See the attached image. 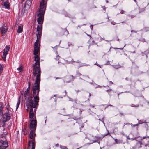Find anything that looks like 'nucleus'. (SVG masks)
I'll return each instance as SVG.
<instances>
[{"mask_svg": "<svg viewBox=\"0 0 149 149\" xmlns=\"http://www.w3.org/2000/svg\"><path fill=\"white\" fill-rule=\"evenodd\" d=\"M40 74H37L36 76V80L33 88V95L34 101L32 96L30 95V87H28L24 93V96L26 97L25 100L26 106L29 107V106L33 107L35 108L37 105H38L39 97H38L39 93L40 91Z\"/></svg>", "mask_w": 149, "mask_h": 149, "instance_id": "nucleus-1", "label": "nucleus"}, {"mask_svg": "<svg viewBox=\"0 0 149 149\" xmlns=\"http://www.w3.org/2000/svg\"><path fill=\"white\" fill-rule=\"evenodd\" d=\"M39 51H33V54L35 55L34 60L36 61L35 64L33 65V73L34 76L37 74H40V77L41 71L40 68V58L38 55Z\"/></svg>", "mask_w": 149, "mask_h": 149, "instance_id": "nucleus-2", "label": "nucleus"}, {"mask_svg": "<svg viewBox=\"0 0 149 149\" xmlns=\"http://www.w3.org/2000/svg\"><path fill=\"white\" fill-rule=\"evenodd\" d=\"M46 8V6L45 5V1L42 0L40 2L38 10L36 13V15L38 17V24H40L42 22Z\"/></svg>", "mask_w": 149, "mask_h": 149, "instance_id": "nucleus-3", "label": "nucleus"}, {"mask_svg": "<svg viewBox=\"0 0 149 149\" xmlns=\"http://www.w3.org/2000/svg\"><path fill=\"white\" fill-rule=\"evenodd\" d=\"M10 114L6 112L2 117H0V126L3 127L5 125L6 122L8 121L10 118Z\"/></svg>", "mask_w": 149, "mask_h": 149, "instance_id": "nucleus-4", "label": "nucleus"}, {"mask_svg": "<svg viewBox=\"0 0 149 149\" xmlns=\"http://www.w3.org/2000/svg\"><path fill=\"white\" fill-rule=\"evenodd\" d=\"M28 109L29 107L31 108L29 113V117L32 120L36 119V117L35 115V112H33L32 108L33 107H30L29 106V107L27 106Z\"/></svg>", "mask_w": 149, "mask_h": 149, "instance_id": "nucleus-5", "label": "nucleus"}, {"mask_svg": "<svg viewBox=\"0 0 149 149\" xmlns=\"http://www.w3.org/2000/svg\"><path fill=\"white\" fill-rule=\"evenodd\" d=\"M35 139H33L30 141L28 143V149H35Z\"/></svg>", "mask_w": 149, "mask_h": 149, "instance_id": "nucleus-6", "label": "nucleus"}, {"mask_svg": "<svg viewBox=\"0 0 149 149\" xmlns=\"http://www.w3.org/2000/svg\"><path fill=\"white\" fill-rule=\"evenodd\" d=\"M8 146V143L6 141H0V149H5Z\"/></svg>", "mask_w": 149, "mask_h": 149, "instance_id": "nucleus-7", "label": "nucleus"}, {"mask_svg": "<svg viewBox=\"0 0 149 149\" xmlns=\"http://www.w3.org/2000/svg\"><path fill=\"white\" fill-rule=\"evenodd\" d=\"M40 41L36 40V42L34 44V49L33 51H39L40 45Z\"/></svg>", "mask_w": 149, "mask_h": 149, "instance_id": "nucleus-8", "label": "nucleus"}, {"mask_svg": "<svg viewBox=\"0 0 149 149\" xmlns=\"http://www.w3.org/2000/svg\"><path fill=\"white\" fill-rule=\"evenodd\" d=\"M32 2L31 0H27L26 1L24 6V8H25V9L27 10L30 8L32 4Z\"/></svg>", "mask_w": 149, "mask_h": 149, "instance_id": "nucleus-9", "label": "nucleus"}, {"mask_svg": "<svg viewBox=\"0 0 149 149\" xmlns=\"http://www.w3.org/2000/svg\"><path fill=\"white\" fill-rule=\"evenodd\" d=\"M37 122L36 119L32 120L30 123V127L32 129H36V127Z\"/></svg>", "mask_w": 149, "mask_h": 149, "instance_id": "nucleus-10", "label": "nucleus"}, {"mask_svg": "<svg viewBox=\"0 0 149 149\" xmlns=\"http://www.w3.org/2000/svg\"><path fill=\"white\" fill-rule=\"evenodd\" d=\"M8 29L7 27L5 26H3L1 28L0 30L1 31V33L2 35H4L7 32Z\"/></svg>", "mask_w": 149, "mask_h": 149, "instance_id": "nucleus-11", "label": "nucleus"}, {"mask_svg": "<svg viewBox=\"0 0 149 149\" xmlns=\"http://www.w3.org/2000/svg\"><path fill=\"white\" fill-rule=\"evenodd\" d=\"M142 142L141 141L137 142L136 145L132 147L133 149H138L141 147Z\"/></svg>", "mask_w": 149, "mask_h": 149, "instance_id": "nucleus-12", "label": "nucleus"}, {"mask_svg": "<svg viewBox=\"0 0 149 149\" xmlns=\"http://www.w3.org/2000/svg\"><path fill=\"white\" fill-rule=\"evenodd\" d=\"M44 16H43V17ZM37 17H38V19H37V20H38V16H37ZM43 20H42V23L40 24H40L41 25H38L37 26V31L38 32H41V30L42 29V26L41 25L42 24V23L43 22V19H44V17H43ZM37 22H38V21H37Z\"/></svg>", "mask_w": 149, "mask_h": 149, "instance_id": "nucleus-13", "label": "nucleus"}, {"mask_svg": "<svg viewBox=\"0 0 149 149\" xmlns=\"http://www.w3.org/2000/svg\"><path fill=\"white\" fill-rule=\"evenodd\" d=\"M115 141L116 144L125 143V142L121 139H114Z\"/></svg>", "mask_w": 149, "mask_h": 149, "instance_id": "nucleus-14", "label": "nucleus"}, {"mask_svg": "<svg viewBox=\"0 0 149 149\" xmlns=\"http://www.w3.org/2000/svg\"><path fill=\"white\" fill-rule=\"evenodd\" d=\"M34 131L33 130H32L30 132L29 137L31 139H33L34 137V136H35L36 134L34 133Z\"/></svg>", "mask_w": 149, "mask_h": 149, "instance_id": "nucleus-15", "label": "nucleus"}, {"mask_svg": "<svg viewBox=\"0 0 149 149\" xmlns=\"http://www.w3.org/2000/svg\"><path fill=\"white\" fill-rule=\"evenodd\" d=\"M23 28V26L21 24L18 26L17 30V32L18 33H20L22 32Z\"/></svg>", "mask_w": 149, "mask_h": 149, "instance_id": "nucleus-16", "label": "nucleus"}, {"mask_svg": "<svg viewBox=\"0 0 149 149\" xmlns=\"http://www.w3.org/2000/svg\"><path fill=\"white\" fill-rule=\"evenodd\" d=\"M4 5L6 8L9 9L10 8V4L8 1H6L4 2Z\"/></svg>", "mask_w": 149, "mask_h": 149, "instance_id": "nucleus-17", "label": "nucleus"}, {"mask_svg": "<svg viewBox=\"0 0 149 149\" xmlns=\"http://www.w3.org/2000/svg\"><path fill=\"white\" fill-rule=\"evenodd\" d=\"M41 32H38V33L36 34L37 35V40H38L40 41V37L41 35Z\"/></svg>", "mask_w": 149, "mask_h": 149, "instance_id": "nucleus-18", "label": "nucleus"}, {"mask_svg": "<svg viewBox=\"0 0 149 149\" xmlns=\"http://www.w3.org/2000/svg\"><path fill=\"white\" fill-rule=\"evenodd\" d=\"M4 67L5 66L4 65L0 64V74L3 72Z\"/></svg>", "mask_w": 149, "mask_h": 149, "instance_id": "nucleus-19", "label": "nucleus"}, {"mask_svg": "<svg viewBox=\"0 0 149 149\" xmlns=\"http://www.w3.org/2000/svg\"><path fill=\"white\" fill-rule=\"evenodd\" d=\"M20 97H19L18 99L17 102V103L16 107V110H17L18 109V108L19 106V105L20 104Z\"/></svg>", "mask_w": 149, "mask_h": 149, "instance_id": "nucleus-20", "label": "nucleus"}, {"mask_svg": "<svg viewBox=\"0 0 149 149\" xmlns=\"http://www.w3.org/2000/svg\"><path fill=\"white\" fill-rule=\"evenodd\" d=\"M10 49V47L8 46H6L4 49V51L8 52L9 51Z\"/></svg>", "mask_w": 149, "mask_h": 149, "instance_id": "nucleus-21", "label": "nucleus"}, {"mask_svg": "<svg viewBox=\"0 0 149 149\" xmlns=\"http://www.w3.org/2000/svg\"><path fill=\"white\" fill-rule=\"evenodd\" d=\"M113 67L114 68H115L116 69H118L120 67H121V66L120 65H114Z\"/></svg>", "mask_w": 149, "mask_h": 149, "instance_id": "nucleus-22", "label": "nucleus"}, {"mask_svg": "<svg viewBox=\"0 0 149 149\" xmlns=\"http://www.w3.org/2000/svg\"><path fill=\"white\" fill-rule=\"evenodd\" d=\"M60 148L61 149H67V147L66 146L61 145L60 146Z\"/></svg>", "mask_w": 149, "mask_h": 149, "instance_id": "nucleus-23", "label": "nucleus"}, {"mask_svg": "<svg viewBox=\"0 0 149 149\" xmlns=\"http://www.w3.org/2000/svg\"><path fill=\"white\" fill-rule=\"evenodd\" d=\"M22 66H21L17 68V70L19 72H20L22 71Z\"/></svg>", "mask_w": 149, "mask_h": 149, "instance_id": "nucleus-24", "label": "nucleus"}, {"mask_svg": "<svg viewBox=\"0 0 149 149\" xmlns=\"http://www.w3.org/2000/svg\"><path fill=\"white\" fill-rule=\"evenodd\" d=\"M8 54V52H3V56H4L5 57H6V56Z\"/></svg>", "mask_w": 149, "mask_h": 149, "instance_id": "nucleus-25", "label": "nucleus"}, {"mask_svg": "<svg viewBox=\"0 0 149 149\" xmlns=\"http://www.w3.org/2000/svg\"><path fill=\"white\" fill-rule=\"evenodd\" d=\"M60 56L59 55H57L56 58H55V59L56 60H59L60 58Z\"/></svg>", "mask_w": 149, "mask_h": 149, "instance_id": "nucleus-26", "label": "nucleus"}, {"mask_svg": "<svg viewBox=\"0 0 149 149\" xmlns=\"http://www.w3.org/2000/svg\"><path fill=\"white\" fill-rule=\"evenodd\" d=\"M4 107V105L2 104V105L0 107V109H1V110H3V108Z\"/></svg>", "mask_w": 149, "mask_h": 149, "instance_id": "nucleus-27", "label": "nucleus"}, {"mask_svg": "<svg viewBox=\"0 0 149 149\" xmlns=\"http://www.w3.org/2000/svg\"><path fill=\"white\" fill-rule=\"evenodd\" d=\"M112 91V89H108V90H107L106 91H107V92H108L109 94L110 95V92L111 91Z\"/></svg>", "mask_w": 149, "mask_h": 149, "instance_id": "nucleus-28", "label": "nucleus"}, {"mask_svg": "<svg viewBox=\"0 0 149 149\" xmlns=\"http://www.w3.org/2000/svg\"><path fill=\"white\" fill-rule=\"evenodd\" d=\"M131 106L133 107H137L139 106V105H135L134 104H132Z\"/></svg>", "mask_w": 149, "mask_h": 149, "instance_id": "nucleus-29", "label": "nucleus"}, {"mask_svg": "<svg viewBox=\"0 0 149 149\" xmlns=\"http://www.w3.org/2000/svg\"><path fill=\"white\" fill-rule=\"evenodd\" d=\"M111 24L113 25H115L116 23L113 21H111Z\"/></svg>", "mask_w": 149, "mask_h": 149, "instance_id": "nucleus-30", "label": "nucleus"}, {"mask_svg": "<svg viewBox=\"0 0 149 149\" xmlns=\"http://www.w3.org/2000/svg\"><path fill=\"white\" fill-rule=\"evenodd\" d=\"M125 13V11L123 10H121L120 12V13L123 14H124Z\"/></svg>", "mask_w": 149, "mask_h": 149, "instance_id": "nucleus-31", "label": "nucleus"}, {"mask_svg": "<svg viewBox=\"0 0 149 149\" xmlns=\"http://www.w3.org/2000/svg\"><path fill=\"white\" fill-rule=\"evenodd\" d=\"M130 16L131 18H134V17H135V16L134 15H130Z\"/></svg>", "mask_w": 149, "mask_h": 149, "instance_id": "nucleus-32", "label": "nucleus"}, {"mask_svg": "<svg viewBox=\"0 0 149 149\" xmlns=\"http://www.w3.org/2000/svg\"><path fill=\"white\" fill-rule=\"evenodd\" d=\"M95 65H97V66H99L100 67V65H99L98 64H97V62H96V63L95 64Z\"/></svg>", "mask_w": 149, "mask_h": 149, "instance_id": "nucleus-33", "label": "nucleus"}, {"mask_svg": "<svg viewBox=\"0 0 149 149\" xmlns=\"http://www.w3.org/2000/svg\"><path fill=\"white\" fill-rule=\"evenodd\" d=\"M88 65H87V64H82V65H81V66H88Z\"/></svg>", "mask_w": 149, "mask_h": 149, "instance_id": "nucleus-34", "label": "nucleus"}, {"mask_svg": "<svg viewBox=\"0 0 149 149\" xmlns=\"http://www.w3.org/2000/svg\"><path fill=\"white\" fill-rule=\"evenodd\" d=\"M7 109L8 111H11V110L8 107H7Z\"/></svg>", "mask_w": 149, "mask_h": 149, "instance_id": "nucleus-35", "label": "nucleus"}, {"mask_svg": "<svg viewBox=\"0 0 149 149\" xmlns=\"http://www.w3.org/2000/svg\"><path fill=\"white\" fill-rule=\"evenodd\" d=\"M2 111L3 110H1V109H0V114H3Z\"/></svg>", "mask_w": 149, "mask_h": 149, "instance_id": "nucleus-36", "label": "nucleus"}, {"mask_svg": "<svg viewBox=\"0 0 149 149\" xmlns=\"http://www.w3.org/2000/svg\"><path fill=\"white\" fill-rule=\"evenodd\" d=\"M102 8L105 11V10L106 8L104 6H102Z\"/></svg>", "mask_w": 149, "mask_h": 149, "instance_id": "nucleus-37", "label": "nucleus"}, {"mask_svg": "<svg viewBox=\"0 0 149 149\" xmlns=\"http://www.w3.org/2000/svg\"><path fill=\"white\" fill-rule=\"evenodd\" d=\"M28 83L29 87H30V85H31L30 82H28Z\"/></svg>", "mask_w": 149, "mask_h": 149, "instance_id": "nucleus-38", "label": "nucleus"}, {"mask_svg": "<svg viewBox=\"0 0 149 149\" xmlns=\"http://www.w3.org/2000/svg\"><path fill=\"white\" fill-rule=\"evenodd\" d=\"M109 83H110L111 84H113V82H112V81H109Z\"/></svg>", "mask_w": 149, "mask_h": 149, "instance_id": "nucleus-39", "label": "nucleus"}, {"mask_svg": "<svg viewBox=\"0 0 149 149\" xmlns=\"http://www.w3.org/2000/svg\"><path fill=\"white\" fill-rule=\"evenodd\" d=\"M133 125V127H134L135 126H138V124H135V125Z\"/></svg>", "mask_w": 149, "mask_h": 149, "instance_id": "nucleus-40", "label": "nucleus"}, {"mask_svg": "<svg viewBox=\"0 0 149 149\" xmlns=\"http://www.w3.org/2000/svg\"><path fill=\"white\" fill-rule=\"evenodd\" d=\"M55 146L56 147H58L59 146V145L58 144H56Z\"/></svg>", "mask_w": 149, "mask_h": 149, "instance_id": "nucleus-41", "label": "nucleus"}, {"mask_svg": "<svg viewBox=\"0 0 149 149\" xmlns=\"http://www.w3.org/2000/svg\"><path fill=\"white\" fill-rule=\"evenodd\" d=\"M20 93L22 95V94L23 93V91H21Z\"/></svg>", "mask_w": 149, "mask_h": 149, "instance_id": "nucleus-42", "label": "nucleus"}, {"mask_svg": "<svg viewBox=\"0 0 149 149\" xmlns=\"http://www.w3.org/2000/svg\"><path fill=\"white\" fill-rule=\"evenodd\" d=\"M65 96L66 95V94H67V92H66V90H65Z\"/></svg>", "mask_w": 149, "mask_h": 149, "instance_id": "nucleus-43", "label": "nucleus"}, {"mask_svg": "<svg viewBox=\"0 0 149 149\" xmlns=\"http://www.w3.org/2000/svg\"><path fill=\"white\" fill-rule=\"evenodd\" d=\"M24 0H21V3H22L24 1Z\"/></svg>", "mask_w": 149, "mask_h": 149, "instance_id": "nucleus-44", "label": "nucleus"}, {"mask_svg": "<svg viewBox=\"0 0 149 149\" xmlns=\"http://www.w3.org/2000/svg\"><path fill=\"white\" fill-rule=\"evenodd\" d=\"M61 79L60 78H59V77H56V79Z\"/></svg>", "mask_w": 149, "mask_h": 149, "instance_id": "nucleus-45", "label": "nucleus"}, {"mask_svg": "<svg viewBox=\"0 0 149 149\" xmlns=\"http://www.w3.org/2000/svg\"><path fill=\"white\" fill-rule=\"evenodd\" d=\"M101 87L99 85H98L97 87V88H101Z\"/></svg>", "mask_w": 149, "mask_h": 149, "instance_id": "nucleus-46", "label": "nucleus"}, {"mask_svg": "<svg viewBox=\"0 0 149 149\" xmlns=\"http://www.w3.org/2000/svg\"><path fill=\"white\" fill-rule=\"evenodd\" d=\"M71 62H72V64H73V62H75V61H74L73 60H72Z\"/></svg>", "mask_w": 149, "mask_h": 149, "instance_id": "nucleus-47", "label": "nucleus"}, {"mask_svg": "<svg viewBox=\"0 0 149 149\" xmlns=\"http://www.w3.org/2000/svg\"><path fill=\"white\" fill-rule=\"evenodd\" d=\"M106 2L107 3H108V0H106Z\"/></svg>", "mask_w": 149, "mask_h": 149, "instance_id": "nucleus-48", "label": "nucleus"}, {"mask_svg": "<svg viewBox=\"0 0 149 149\" xmlns=\"http://www.w3.org/2000/svg\"><path fill=\"white\" fill-rule=\"evenodd\" d=\"M91 94L90 93L89 94V97H90L91 96Z\"/></svg>", "mask_w": 149, "mask_h": 149, "instance_id": "nucleus-49", "label": "nucleus"}, {"mask_svg": "<svg viewBox=\"0 0 149 149\" xmlns=\"http://www.w3.org/2000/svg\"><path fill=\"white\" fill-rule=\"evenodd\" d=\"M134 1H135V2L136 3V0H134Z\"/></svg>", "mask_w": 149, "mask_h": 149, "instance_id": "nucleus-50", "label": "nucleus"}, {"mask_svg": "<svg viewBox=\"0 0 149 149\" xmlns=\"http://www.w3.org/2000/svg\"><path fill=\"white\" fill-rule=\"evenodd\" d=\"M75 62L76 63H80V61H76Z\"/></svg>", "mask_w": 149, "mask_h": 149, "instance_id": "nucleus-51", "label": "nucleus"}, {"mask_svg": "<svg viewBox=\"0 0 149 149\" xmlns=\"http://www.w3.org/2000/svg\"><path fill=\"white\" fill-rule=\"evenodd\" d=\"M132 52V53H135V51H134L133 52Z\"/></svg>", "mask_w": 149, "mask_h": 149, "instance_id": "nucleus-52", "label": "nucleus"}, {"mask_svg": "<svg viewBox=\"0 0 149 149\" xmlns=\"http://www.w3.org/2000/svg\"><path fill=\"white\" fill-rule=\"evenodd\" d=\"M91 106L92 107H94V106Z\"/></svg>", "mask_w": 149, "mask_h": 149, "instance_id": "nucleus-53", "label": "nucleus"}, {"mask_svg": "<svg viewBox=\"0 0 149 149\" xmlns=\"http://www.w3.org/2000/svg\"><path fill=\"white\" fill-rule=\"evenodd\" d=\"M56 54H57V51H56Z\"/></svg>", "mask_w": 149, "mask_h": 149, "instance_id": "nucleus-54", "label": "nucleus"}, {"mask_svg": "<svg viewBox=\"0 0 149 149\" xmlns=\"http://www.w3.org/2000/svg\"><path fill=\"white\" fill-rule=\"evenodd\" d=\"M77 91L78 92V91Z\"/></svg>", "mask_w": 149, "mask_h": 149, "instance_id": "nucleus-55", "label": "nucleus"}, {"mask_svg": "<svg viewBox=\"0 0 149 149\" xmlns=\"http://www.w3.org/2000/svg\"><path fill=\"white\" fill-rule=\"evenodd\" d=\"M56 95H54V96H55Z\"/></svg>", "mask_w": 149, "mask_h": 149, "instance_id": "nucleus-56", "label": "nucleus"}, {"mask_svg": "<svg viewBox=\"0 0 149 149\" xmlns=\"http://www.w3.org/2000/svg\"><path fill=\"white\" fill-rule=\"evenodd\" d=\"M132 140H134V139H133V138H132Z\"/></svg>", "mask_w": 149, "mask_h": 149, "instance_id": "nucleus-57", "label": "nucleus"}, {"mask_svg": "<svg viewBox=\"0 0 149 149\" xmlns=\"http://www.w3.org/2000/svg\"><path fill=\"white\" fill-rule=\"evenodd\" d=\"M118 41H119V40H120V39H118Z\"/></svg>", "mask_w": 149, "mask_h": 149, "instance_id": "nucleus-58", "label": "nucleus"}, {"mask_svg": "<svg viewBox=\"0 0 149 149\" xmlns=\"http://www.w3.org/2000/svg\"><path fill=\"white\" fill-rule=\"evenodd\" d=\"M46 120H45V122H46Z\"/></svg>", "mask_w": 149, "mask_h": 149, "instance_id": "nucleus-59", "label": "nucleus"}, {"mask_svg": "<svg viewBox=\"0 0 149 149\" xmlns=\"http://www.w3.org/2000/svg\"><path fill=\"white\" fill-rule=\"evenodd\" d=\"M4 0H1V1H3Z\"/></svg>", "mask_w": 149, "mask_h": 149, "instance_id": "nucleus-60", "label": "nucleus"}, {"mask_svg": "<svg viewBox=\"0 0 149 149\" xmlns=\"http://www.w3.org/2000/svg\"><path fill=\"white\" fill-rule=\"evenodd\" d=\"M145 146H147V145H145Z\"/></svg>", "mask_w": 149, "mask_h": 149, "instance_id": "nucleus-61", "label": "nucleus"}, {"mask_svg": "<svg viewBox=\"0 0 149 149\" xmlns=\"http://www.w3.org/2000/svg\"><path fill=\"white\" fill-rule=\"evenodd\" d=\"M125 79L126 80V79H127L125 78Z\"/></svg>", "mask_w": 149, "mask_h": 149, "instance_id": "nucleus-62", "label": "nucleus"}, {"mask_svg": "<svg viewBox=\"0 0 149 149\" xmlns=\"http://www.w3.org/2000/svg\"><path fill=\"white\" fill-rule=\"evenodd\" d=\"M125 79L126 80V79H127L125 78Z\"/></svg>", "mask_w": 149, "mask_h": 149, "instance_id": "nucleus-63", "label": "nucleus"}, {"mask_svg": "<svg viewBox=\"0 0 149 149\" xmlns=\"http://www.w3.org/2000/svg\"><path fill=\"white\" fill-rule=\"evenodd\" d=\"M110 106H112V105H110Z\"/></svg>", "mask_w": 149, "mask_h": 149, "instance_id": "nucleus-64", "label": "nucleus"}]
</instances>
